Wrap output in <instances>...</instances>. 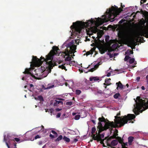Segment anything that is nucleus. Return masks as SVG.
<instances>
[{"label": "nucleus", "mask_w": 148, "mask_h": 148, "mask_svg": "<svg viewBox=\"0 0 148 148\" xmlns=\"http://www.w3.org/2000/svg\"><path fill=\"white\" fill-rule=\"evenodd\" d=\"M123 11L121 8H118L116 6L114 8L112 6L111 8L109 9L108 11L107 10L106 12V14L103 15V17H104V18L101 19L99 17L98 18L96 21L93 20L92 18L89 20L87 22H82L80 21H77L76 22H73V25L71 26V30H74L76 34H80L82 31V29L87 27H90L92 24L94 23H99L102 22H106L109 21L113 22L115 20V18Z\"/></svg>", "instance_id": "nucleus-1"}, {"label": "nucleus", "mask_w": 148, "mask_h": 148, "mask_svg": "<svg viewBox=\"0 0 148 148\" xmlns=\"http://www.w3.org/2000/svg\"><path fill=\"white\" fill-rule=\"evenodd\" d=\"M53 50L51 51L48 55L46 56V58H45L41 56L40 59H38L36 56H32V61L34 64L36 65H40L42 64L43 62L45 61L47 62L49 60H51L53 58V56L54 55L57 51L59 50L58 47L54 46H53Z\"/></svg>", "instance_id": "nucleus-2"}, {"label": "nucleus", "mask_w": 148, "mask_h": 148, "mask_svg": "<svg viewBox=\"0 0 148 148\" xmlns=\"http://www.w3.org/2000/svg\"><path fill=\"white\" fill-rule=\"evenodd\" d=\"M121 115L120 112L117 114L116 116H115V119L114 126L116 127H121L127 123L128 121H131L135 118V116L134 114H128L127 116L125 115L123 118L118 116Z\"/></svg>", "instance_id": "nucleus-3"}, {"label": "nucleus", "mask_w": 148, "mask_h": 148, "mask_svg": "<svg viewBox=\"0 0 148 148\" xmlns=\"http://www.w3.org/2000/svg\"><path fill=\"white\" fill-rule=\"evenodd\" d=\"M99 122L98 123V126L97 128L99 129V133H100L102 131L106 130L109 129L110 130H112L113 128H115L114 122H110L108 120L107 122H106L104 117H99L98 119Z\"/></svg>", "instance_id": "nucleus-4"}, {"label": "nucleus", "mask_w": 148, "mask_h": 148, "mask_svg": "<svg viewBox=\"0 0 148 148\" xmlns=\"http://www.w3.org/2000/svg\"><path fill=\"white\" fill-rule=\"evenodd\" d=\"M66 47V49H65V51L63 52L62 53L65 54L64 58H65V56H67L65 58V61H70L71 60V58L70 55L76 52L75 50L76 49V46L70 42L67 44Z\"/></svg>", "instance_id": "nucleus-5"}, {"label": "nucleus", "mask_w": 148, "mask_h": 148, "mask_svg": "<svg viewBox=\"0 0 148 148\" xmlns=\"http://www.w3.org/2000/svg\"><path fill=\"white\" fill-rule=\"evenodd\" d=\"M97 132H96V134L97 135L96 136L95 135V134H93L92 136V139L94 140H96L97 142H99L100 140L102 138H104V134L103 133L101 134H100V133H99V132H98V134H97Z\"/></svg>", "instance_id": "nucleus-6"}, {"label": "nucleus", "mask_w": 148, "mask_h": 148, "mask_svg": "<svg viewBox=\"0 0 148 148\" xmlns=\"http://www.w3.org/2000/svg\"><path fill=\"white\" fill-rule=\"evenodd\" d=\"M118 143V141L117 140H114L112 141L110 144L108 143L107 146L109 147H112V146H115Z\"/></svg>", "instance_id": "nucleus-7"}, {"label": "nucleus", "mask_w": 148, "mask_h": 148, "mask_svg": "<svg viewBox=\"0 0 148 148\" xmlns=\"http://www.w3.org/2000/svg\"><path fill=\"white\" fill-rule=\"evenodd\" d=\"M118 45L117 44H114L112 45V46L110 47L109 50L108 51L110 52H111L114 51L117 49Z\"/></svg>", "instance_id": "nucleus-8"}, {"label": "nucleus", "mask_w": 148, "mask_h": 148, "mask_svg": "<svg viewBox=\"0 0 148 148\" xmlns=\"http://www.w3.org/2000/svg\"><path fill=\"white\" fill-rule=\"evenodd\" d=\"M101 37V36L100 35V36L97 35V37L95 38V37L92 36V38L93 39H94V42L95 43L97 44H98L100 42H101V40L99 39V38Z\"/></svg>", "instance_id": "nucleus-9"}, {"label": "nucleus", "mask_w": 148, "mask_h": 148, "mask_svg": "<svg viewBox=\"0 0 148 148\" xmlns=\"http://www.w3.org/2000/svg\"><path fill=\"white\" fill-rule=\"evenodd\" d=\"M30 69L26 68L25 71L23 72V73L27 74L28 75L31 76L32 77H34L35 76L32 74V73L30 72Z\"/></svg>", "instance_id": "nucleus-10"}, {"label": "nucleus", "mask_w": 148, "mask_h": 148, "mask_svg": "<svg viewBox=\"0 0 148 148\" xmlns=\"http://www.w3.org/2000/svg\"><path fill=\"white\" fill-rule=\"evenodd\" d=\"M90 80V81H97L99 80V77H90L89 78Z\"/></svg>", "instance_id": "nucleus-11"}, {"label": "nucleus", "mask_w": 148, "mask_h": 148, "mask_svg": "<svg viewBox=\"0 0 148 148\" xmlns=\"http://www.w3.org/2000/svg\"><path fill=\"white\" fill-rule=\"evenodd\" d=\"M59 103H61L62 104H63V102L61 101H58L56 100H55L54 101L53 105L54 106H58V104Z\"/></svg>", "instance_id": "nucleus-12"}, {"label": "nucleus", "mask_w": 148, "mask_h": 148, "mask_svg": "<svg viewBox=\"0 0 148 148\" xmlns=\"http://www.w3.org/2000/svg\"><path fill=\"white\" fill-rule=\"evenodd\" d=\"M116 84L117 85L118 87L119 88L121 89H123V86L120 81H119L118 82H117Z\"/></svg>", "instance_id": "nucleus-13"}, {"label": "nucleus", "mask_w": 148, "mask_h": 148, "mask_svg": "<svg viewBox=\"0 0 148 148\" xmlns=\"http://www.w3.org/2000/svg\"><path fill=\"white\" fill-rule=\"evenodd\" d=\"M134 138L132 136H130L128 138V142L129 144L130 145H131L132 143L133 140Z\"/></svg>", "instance_id": "nucleus-14"}, {"label": "nucleus", "mask_w": 148, "mask_h": 148, "mask_svg": "<svg viewBox=\"0 0 148 148\" xmlns=\"http://www.w3.org/2000/svg\"><path fill=\"white\" fill-rule=\"evenodd\" d=\"M99 51L101 54H103L105 53V50L104 48L102 47H99Z\"/></svg>", "instance_id": "nucleus-15"}, {"label": "nucleus", "mask_w": 148, "mask_h": 148, "mask_svg": "<svg viewBox=\"0 0 148 148\" xmlns=\"http://www.w3.org/2000/svg\"><path fill=\"white\" fill-rule=\"evenodd\" d=\"M4 141L5 143L6 144L8 148H10V146H9L8 143L7 142V138L5 135L4 136Z\"/></svg>", "instance_id": "nucleus-16"}, {"label": "nucleus", "mask_w": 148, "mask_h": 148, "mask_svg": "<svg viewBox=\"0 0 148 148\" xmlns=\"http://www.w3.org/2000/svg\"><path fill=\"white\" fill-rule=\"evenodd\" d=\"M116 140H118V142H119V143L121 144H122L123 142V139H122L121 137L119 136H117V139Z\"/></svg>", "instance_id": "nucleus-17"}, {"label": "nucleus", "mask_w": 148, "mask_h": 148, "mask_svg": "<svg viewBox=\"0 0 148 148\" xmlns=\"http://www.w3.org/2000/svg\"><path fill=\"white\" fill-rule=\"evenodd\" d=\"M91 30L93 33H96L98 31V29L97 27H92L91 28Z\"/></svg>", "instance_id": "nucleus-18"}, {"label": "nucleus", "mask_w": 148, "mask_h": 148, "mask_svg": "<svg viewBox=\"0 0 148 148\" xmlns=\"http://www.w3.org/2000/svg\"><path fill=\"white\" fill-rule=\"evenodd\" d=\"M110 80L111 79L110 78L107 79H106L105 80V82L107 84V86L110 85L111 84V83H110Z\"/></svg>", "instance_id": "nucleus-19"}, {"label": "nucleus", "mask_w": 148, "mask_h": 148, "mask_svg": "<svg viewBox=\"0 0 148 148\" xmlns=\"http://www.w3.org/2000/svg\"><path fill=\"white\" fill-rule=\"evenodd\" d=\"M63 140H64V141H65L67 143H69L70 141V139L67 137L66 136H64V137L63 138Z\"/></svg>", "instance_id": "nucleus-20"}, {"label": "nucleus", "mask_w": 148, "mask_h": 148, "mask_svg": "<svg viewBox=\"0 0 148 148\" xmlns=\"http://www.w3.org/2000/svg\"><path fill=\"white\" fill-rule=\"evenodd\" d=\"M66 64H62L61 65H59L58 66V67L59 68H60L62 69H64L66 71L67 70V69H66L65 66H64V65H65Z\"/></svg>", "instance_id": "nucleus-21"}, {"label": "nucleus", "mask_w": 148, "mask_h": 148, "mask_svg": "<svg viewBox=\"0 0 148 148\" xmlns=\"http://www.w3.org/2000/svg\"><path fill=\"white\" fill-rule=\"evenodd\" d=\"M93 53V51H92V49L91 50L89 51H87L86 54H84V55H86L87 56L90 54H92Z\"/></svg>", "instance_id": "nucleus-22"}, {"label": "nucleus", "mask_w": 148, "mask_h": 148, "mask_svg": "<svg viewBox=\"0 0 148 148\" xmlns=\"http://www.w3.org/2000/svg\"><path fill=\"white\" fill-rule=\"evenodd\" d=\"M98 66V65L97 64L95 65V68H92L90 69H89L88 71H89L92 72L95 70V68L97 67Z\"/></svg>", "instance_id": "nucleus-23"}, {"label": "nucleus", "mask_w": 148, "mask_h": 148, "mask_svg": "<svg viewBox=\"0 0 148 148\" xmlns=\"http://www.w3.org/2000/svg\"><path fill=\"white\" fill-rule=\"evenodd\" d=\"M63 138L62 136L61 135H60L59 136L56 140V141H59L61 140Z\"/></svg>", "instance_id": "nucleus-24"}, {"label": "nucleus", "mask_w": 148, "mask_h": 148, "mask_svg": "<svg viewBox=\"0 0 148 148\" xmlns=\"http://www.w3.org/2000/svg\"><path fill=\"white\" fill-rule=\"evenodd\" d=\"M119 96H120V95L119 93H116L114 95V98L116 99H117Z\"/></svg>", "instance_id": "nucleus-25"}, {"label": "nucleus", "mask_w": 148, "mask_h": 148, "mask_svg": "<svg viewBox=\"0 0 148 148\" xmlns=\"http://www.w3.org/2000/svg\"><path fill=\"white\" fill-rule=\"evenodd\" d=\"M133 53V51L131 50H127L125 53V54L128 55H130L131 54H132Z\"/></svg>", "instance_id": "nucleus-26"}, {"label": "nucleus", "mask_w": 148, "mask_h": 148, "mask_svg": "<svg viewBox=\"0 0 148 148\" xmlns=\"http://www.w3.org/2000/svg\"><path fill=\"white\" fill-rule=\"evenodd\" d=\"M95 131H96V128H95V127H93L92 128V129L91 133H92V134L91 135V137H92V135L95 134H94L95 132Z\"/></svg>", "instance_id": "nucleus-27"}, {"label": "nucleus", "mask_w": 148, "mask_h": 148, "mask_svg": "<svg viewBox=\"0 0 148 148\" xmlns=\"http://www.w3.org/2000/svg\"><path fill=\"white\" fill-rule=\"evenodd\" d=\"M112 139H113V138L112 137V136H111L107 139L106 140V143H107V145H108V143H109V142Z\"/></svg>", "instance_id": "nucleus-28"}, {"label": "nucleus", "mask_w": 148, "mask_h": 148, "mask_svg": "<svg viewBox=\"0 0 148 148\" xmlns=\"http://www.w3.org/2000/svg\"><path fill=\"white\" fill-rule=\"evenodd\" d=\"M134 61H135V60L134 58H131L129 62L130 63L132 64L134 62Z\"/></svg>", "instance_id": "nucleus-29"}, {"label": "nucleus", "mask_w": 148, "mask_h": 148, "mask_svg": "<svg viewBox=\"0 0 148 148\" xmlns=\"http://www.w3.org/2000/svg\"><path fill=\"white\" fill-rule=\"evenodd\" d=\"M51 132L55 136V137H57L58 136V134L54 130H51Z\"/></svg>", "instance_id": "nucleus-30"}, {"label": "nucleus", "mask_w": 148, "mask_h": 148, "mask_svg": "<svg viewBox=\"0 0 148 148\" xmlns=\"http://www.w3.org/2000/svg\"><path fill=\"white\" fill-rule=\"evenodd\" d=\"M81 93V91L79 90H76V94L77 95H79Z\"/></svg>", "instance_id": "nucleus-31"}, {"label": "nucleus", "mask_w": 148, "mask_h": 148, "mask_svg": "<svg viewBox=\"0 0 148 148\" xmlns=\"http://www.w3.org/2000/svg\"><path fill=\"white\" fill-rule=\"evenodd\" d=\"M130 57L128 56H125L124 60V61H127L129 59H130Z\"/></svg>", "instance_id": "nucleus-32"}, {"label": "nucleus", "mask_w": 148, "mask_h": 148, "mask_svg": "<svg viewBox=\"0 0 148 148\" xmlns=\"http://www.w3.org/2000/svg\"><path fill=\"white\" fill-rule=\"evenodd\" d=\"M80 117V116L79 115H75L74 119L76 120H78L79 119Z\"/></svg>", "instance_id": "nucleus-33"}, {"label": "nucleus", "mask_w": 148, "mask_h": 148, "mask_svg": "<svg viewBox=\"0 0 148 148\" xmlns=\"http://www.w3.org/2000/svg\"><path fill=\"white\" fill-rule=\"evenodd\" d=\"M73 104L72 102L71 101L67 102L66 103V105L71 106Z\"/></svg>", "instance_id": "nucleus-34"}, {"label": "nucleus", "mask_w": 148, "mask_h": 148, "mask_svg": "<svg viewBox=\"0 0 148 148\" xmlns=\"http://www.w3.org/2000/svg\"><path fill=\"white\" fill-rule=\"evenodd\" d=\"M109 36H106L105 38V40L106 42H108L109 40Z\"/></svg>", "instance_id": "nucleus-35"}, {"label": "nucleus", "mask_w": 148, "mask_h": 148, "mask_svg": "<svg viewBox=\"0 0 148 148\" xmlns=\"http://www.w3.org/2000/svg\"><path fill=\"white\" fill-rule=\"evenodd\" d=\"M38 98L39 100L40 101H42L43 100V97L41 96H39L38 97Z\"/></svg>", "instance_id": "nucleus-36"}, {"label": "nucleus", "mask_w": 148, "mask_h": 148, "mask_svg": "<svg viewBox=\"0 0 148 148\" xmlns=\"http://www.w3.org/2000/svg\"><path fill=\"white\" fill-rule=\"evenodd\" d=\"M116 132H114L113 134H114V135H115V136H116L118 135V134H117L118 132V131L116 130Z\"/></svg>", "instance_id": "nucleus-37"}, {"label": "nucleus", "mask_w": 148, "mask_h": 148, "mask_svg": "<svg viewBox=\"0 0 148 148\" xmlns=\"http://www.w3.org/2000/svg\"><path fill=\"white\" fill-rule=\"evenodd\" d=\"M74 63V62L73 61H69V65H70V66H71L72 65H73V63Z\"/></svg>", "instance_id": "nucleus-38"}, {"label": "nucleus", "mask_w": 148, "mask_h": 148, "mask_svg": "<svg viewBox=\"0 0 148 148\" xmlns=\"http://www.w3.org/2000/svg\"><path fill=\"white\" fill-rule=\"evenodd\" d=\"M146 78L147 82V87H148V75L146 76Z\"/></svg>", "instance_id": "nucleus-39"}, {"label": "nucleus", "mask_w": 148, "mask_h": 148, "mask_svg": "<svg viewBox=\"0 0 148 148\" xmlns=\"http://www.w3.org/2000/svg\"><path fill=\"white\" fill-rule=\"evenodd\" d=\"M100 143L101 144L104 145V143H103V142L104 141V139H101V140H100Z\"/></svg>", "instance_id": "nucleus-40"}, {"label": "nucleus", "mask_w": 148, "mask_h": 148, "mask_svg": "<svg viewBox=\"0 0 148 148\" xmlns=\"http://www.w3.org/2000/svg\"><path fill=\"white\" fill-rule=\"evenodd\" d=\"M49 136L51 138H55V136H54V135H52V134H50L49 135Z\"/></svg>", "instance_id": "nucleus-41"}, {"label": "nucleus", "mask_w": 148, "mask_h": 148, "mask_svg": "<svg viewBox=\"0 0 148 148\" xmlns=\"http://www.w3.org/2000/svg\"><path fill=\"white\" fill-rule=\"evenodd\" d=\"M61 116V113H58L56 115L57 118H59Z\"/></svg>", "instance_id": "nucleus-42"}, {"label": "nucleus", "mask_w": 148, "mask_h": 148, "mask_svg": "<svg viewBox=\"0 0 148 148\" xmlns=\"http://www.w3.org/2000/svg\"><path fill=\"white\" fill-rule=\"evenodd\" d=\"M14 140L16 142H18L20 141L19 139L18 138H15Z\"/></svg>", "instance_id": "nucleus-43"}, {"label": "nucleus", "mask_w": 148, "mask_h": 148, "mask_svg": "<svg viewBox=\"0 0 148 148\" xmlns=\"http://www.w3.org/2000/svg\"><path fill=\"white\" fill-rule=\"evenodd\" d=\"M40 138V137L38 135H37L35 137V139H37V138Z\"/></svg>", "instance_id": "nucleus-44"}, {"label": "nucleus", "mask_w": 148, "mask_h": 148, "mask_svg": "<svg viewBox=\"0 0 148 148\" xmlns=\"http://www.w3.org/2000/svg\"><path fill=\"white\" fill-rule=\"evenodd\" d=\"M112 136V137L113 138V139L115 138L116 139H117V136H116L115 135H114V134H113L112 136Z\"/></svg>", "instance_id": "nucleus-45"}, {"label": "nucleus", "mask_w": 148, "mask_h": 148, "mask_svg": "<svg viewBox=\"0 0 148 148\" xmlns=\"http://www.w3.org/2000/svg\"><path fill=\"white\" fill-rule=\"evenodd\" d=\"M97 92L98 93H100V94H101V93H102V91H101V90H98L97 91Z\"/></svg>", "instance_id": "nucleus-46"}, {"label": "nucleus", "mask_w": 148, "mask_h": 148, "mask_svg": "<svg viewBox=\"0 0 148 148\" xmlns=\"http://www.w3.org/2000/svg\"><path fill=\"white\" fill-rule=\"evenodd\" d=\"M42 141H40L38 142V144L39 145H41L42 144Z\"/></svg>", "instance_id": "nucleus-47"}, {"label": "nucleus", "mask_w": 148, "mask_h": 148, "mask_svg": "<svg viewBox=\"0 0 148 148\" xmlns=\"http://www.w3.org/2000/svg\"><path fill=\"white\" fill-rule=\"evenodd\" d=\"M78 141V140L76 138H75L74 139L73 142H76Z\"/></svg>", "instance_id": "nucleus-48"}, {"label": "nucleus", "mask_w": 148, "mask_h": 148, "mask_svg": "<svg viewBox=\"0 0 148 148\" xmlns=\"http://www.w3.org/2000/svg\"><path fill=\"white\" fill-rule=\"evenodd\" d=\"M145 22L144 21H143L142 23V25H143L145 26Z\"/></svg>", "instance_id": "nucleus-49"}, {"label": "nucleus", "mask_w": 148, "mask_h": 148, "mask_svg": "<svg viewBox=\"0 0 148 148\" xmlns=\"http://www.w3.org/2000/svg\"><path fill=\"white\" fill-rule=\"evenodd\" d=\"M111 75V73H108V74H107V77H109Z\"/></svg>", "instance_id": "nucleus-50"}, {"label": "nucleus", "mask_w": 148, "mask_h": 148, "mask_svg": "<svg viewBox=\"0 0 148 148\" xmlns=\"http://www.w3.org/2000/svg\"><path fill=\"white\" fill-rule=\"evenodd\" d=\"M140 79V77H137L136 80L137 81H139Z\"/></svg>", "instance_id": "nucleus-51"}, {"label": "nucleus", "mask_w": 148, "mask_h": 148, "mask_svg": "<svg viewBox=\"0 0 148 148\" xmlns=\"http://www.w3.org/2000/svg\"><path fill=\"white\" fill-rule=\"evenodd\" d=\"M121 6L122 7L121 9H122V8H123V7H124L125 6H124V5H123L122 3H121Z\"/></svg>", "instance_id": "nucleus-52"}, {"label": "nucleus", "mask_w": 148, "mask_h": 148, "mask_svg": "<svg viewBox=\"0 0 148 148\" xmlns=\"http://www.w3.org/2000/svg\"><path fill=\"white\" fill-rule=\"evenodd\" d=\"M141 88L143 90H145V89L144 86H142L141 87Z\"/></svg>", "instance_id": "nucleus-53"}, {"label": "nucleus", "mask_w": 148, "mask_h": 148, "mask_svg": "<svg viewBox=\"0 0 148 148\" xmlns=\"http://www.w3.org/2000/svg\"><path fill=\"white\" fill-rule=\"evenodd\" d=\"M29 86H30V88H31L32 87L34 86L32 84H30L29 85Z\"/></svg>", "instance_id": "nucleus-54"}, {"label": "nucleus", "mask_w": 148, "mask_h": 148, "mask_svg": "<svg viewBox=\"0 0 148 148\" xmlns=\"http://www.w3.org/2000/svg\"><path fill=\"white\" fill-rule=\"evenodd\" d=\"M91 121L94 124H95V120H92Z\"/></svg>", "instance_id": "nucleus-55"}, {"label": "nucleus", "mask_w": 148, "mask_h": 148, "mask_svg": "<svg viewBox=\"0 0 148 148\" xmlns=\"http://www.w3.org/2000/svg\"><path fill=\"white\" fill-rule=\"evenodd\" d=\"M118 54L117 53H114V57L118 55Z\"/></svg>", "instance_id": "nucleus-56"}, {"label": "nucleus", "mask_w": 148, "mask_h": 148, "mask_svg": "<svg viewBox=\"0 0 148 148\" xmlns=\"http://www.w3.org/2000/svg\"><path fill=\"white\" fill-rule=\"evenodd\" d=\"M122 143L124 144V146H126V145H127V143H124L123 142Z\"/></svg>", "instance_id": "nucleus-57"}, {"label": "nucleus", "mask_w": 148, "mask_h": 148, "mask_svg": "<svg viewBox=\"0 0 148 148\" xmlns=\"http://www.w3.org/2000/svg\"><path fill=\"white\" fill-rule=\"evenodd\" d=\"M76 113L75 112H73L72 114V115L73 116H75L76 114Z\"/></svg>", "instance_id": "nucleus-58"}, {"label": "nucleus", "mask_w": 148, "mask_h": 148, "mask_svg": "<svg viewBox=\"0 0 148 148\" xmlns=\"http://www.w3.org/2000/svg\"><path fill=\"white\" fill-rule=\"evenodd\" d=\"M122 148H127V147L125 146H123V144H122Z\"/></svg>", "instance_id": "nucleus-59"}, {"label": "nucleus", "mask_w": 148, "mask_h": 148, "mask_svg": "<svg viewBox=\"0 0 148 148\" xmlns=\"http://www.w3.org/2000/svg\"><path fill=\"white\" fill-rule=\"evenodd\" d=\"M54 86V85H52V86H50V87H49V88H53Z\"/></svg>", "instance_id": "nucleus-60"}, {"label": "nucleus", "mask_w": 148, "mask_h": 148, "mask_svg": "<svg viewBox=\"0 0 148 148\" xmlns=\"http://www.w3.org/2000/svg\"><path fill=\"white\" fill-rule=\"evenodd\" d=\"M108 137H106L104 139H104V140H107V139H108Z\"/></svg>", "instance_id": "nucleus-61"}, {"label": "nucleus", "mask_w": 148, "mask_h": 148, "mask_svg": "<svg viewBox=\"0 0 148 148\" xmlns=\"http://www.w3.org/2000/svg\"><path fill=\"white\" fill-rule=\"evenodd\" d=\"M25 77H23L22 78V79L23 80H24L25 79Z\"/></svg>", "instance_id": "nucleus-62"}, {"label": "nucleus", "mask_w": 148, "mask_h": 148, "mask_svg": "<svg viewBox=\"0 0 148 148\" xmlns=\"http://www.w3.org/2000/svg\"><path fill=\"white\" fill-rule=\"evenodd\" d=\"M143 1V3H144L146 2V0H142Z\"/></svg>", "instance_id": "nucleus-63"}, {"label": "nucleus", "mask_w": 148, "mask_h": 148, "mask_svg": "<svg viewBox=\"0 0 148 148\" xmlns=\"http://www.w3.org/2000/svg\"><path fill=\"white\" fill-rule=\"evenodd\" d=\"M103 85H104L107 86V84L105 82V83H103Z\"/></svg>", "instance_id": "nucleus-64"}]
</instances>
